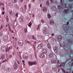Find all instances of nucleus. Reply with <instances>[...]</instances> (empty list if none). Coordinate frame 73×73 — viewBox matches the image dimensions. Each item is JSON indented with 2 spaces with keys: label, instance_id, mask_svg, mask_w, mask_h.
Instances as JSON below:
<instances>
[{
  "label": "nucleus",
  "instance_id": "51",
  "mask_svg": "<svg viewBox=\"0 0 73 73\" xmlns=\"http://www.w3.org/2000/svg\"><path fill=\"white\" fill-rule=\"evenodd\" d=\"M24 9H23V8H22L21 9V11H22V12H23V11Z\"/></svg>",
  "mask_w": 73,
  "mask_h": 73
},
{
  "label": "nucleus",
  "instance_id": "8",
  "mask_svg": "<svg viewBox=\"0 0 73 73\" xmlns=\"http://www.w3.org/2000/svg\"><path fill=\"white\" fill-rule=\"evenodd\" d=\"M65 63L62 62L61 63V64H60V66H58L57 67V68H59V66H60V67H61L62 66H65Z\"/></svg>",
  "mask_w": 73,
  "mask_h": 73
},
{
  "label": "nucleus",
  "instance_id": "17",
  "mask_svg": "<svg viewBox=\"0 0 73 73\" xmlns=\"http://www.w3.org/2000/svg\"><path fill=\"white\" fill-rule=\"evenodd\" d=\"M49 56L50 58H52L53 56V54L52 52H50L49 54Z\"/></svg>",
  "mask_w": 73,
  "mask_h": 73
},
{
  "label": "nucleus",
  "instance_id": "37",
  "mask_svg": "<svg viewBox=\"0 0 73 73\" xmlns=\"http://www.w3.org/2000/svg\"><path fill=\"white\" fill-rule=\"evenodd\" d=\"M24 32L25 33H27V29H24Z\"/></svg>",
  "mask_w": 73,
  "mask_h": 73
},
{
  "label": "nucleus",
  "instance_id": "53",
  "mask_svg": "<svg viewBox=\"0 0 73 73\" xmlns=\"http://www.w3.org/2000/svg\"><path fill=\"white\" fill-rule=\"evenodd\" d=\"M41 21H42V23H44V20H42H42H41Z\"/></svg>",
  "mask_w": 73,
  "mask_h": 73
},
{
  "label": "nucleus",
  "instance_id": "54",
  "mask_svg": "<svg viewBox=\"0 0 73 73\" xmlns=\"http://www.w3.org/2000/svg\"><path fill=\"white\" fill-rule=\"evenodd\" d=\"M38 28H39V25H38V27L37 29V30H38Z\"/></svg>",
  "mask_w": 73,
  "mask_h": 73
},
{
  "label": "nucleus",
  "instance_id": "22",
  "mask_svg": "<svg viewBox=\"0 0 73 73\" xmlns=\"http://www.w3.org/2000/svg\"><path fill=\"white\" fill-rule=\"evenodd\" d=\"M17 20H15V22H14V26H17Z\"/></svg>",
  "mask_w": 73,
  "mask_h": 73
},
{
  "label": "nucleus",
  "instance_id": "64",
  "mask_svg": "<svg viewBox=\"0 0 73 73\" xmlns=\"http://www.w3.org/2000/svg\"><path fill=\"white\" fill-rule=\"evenodd\" d=\"M34 14H33V16H32V17H34Z\"/></svg>",
  "mask_w": 73,
  "mask_h": 73
},
{
  "label": "nucleus",
  "instance_id": "18",
  "mask_svg": "<svg viewBox=\"0 0 73 73\" xmlns=\"http://www.w3.org/2000/svg\"><path fill=\"white\" fill-rule=\"evenodd\" d=\"M50 8H51L52 10H54V11H56L57 9L56 7L54 6H53L52 7H51Z\"/></svg>",
  "mask_w": 73,
  "mask_h": 73
},
{
  "label": "nucleus",
  "instance_id": "47",
  "mask_svg": "<svg viewBox=\"0 0 73 73\" xmlns=\"http://www.w3.org/2000/svg\"><path fill=\"white\" fill-rule=\"evenodd\" d=\"M60 63V62L59 61V60H58L57 61V64H59V63Z\"/></svg>",
  "mask_w": 73,
  "mask_h": 73
},
{
  "label": "nucleus",
  "instance_id": "14",
  "mask_svg": "<svg viewBox=\"0 0 73 73\" xmlns=\"http://www.w3.org/2000/svg\"><path fill=\"white\" fill-rule=\"evenodd\" d=\"M19 20L20 22H23V16H21L19 19Z\"/></svg>",
  "mask_w": 73,
  "mask_h": 73
},
{
  "label": "nucleus",
  "instance_id": "23",
  "mask_svg": "<svg viewBox=\"0 0 73 73\" xmlns=\"http://www.w3.org/2000/svg\"><path fill=\"white\" fill-rule=\"evenodd\" d=\"M14 7L17 9H19V6L16 4L14 5Z\"/></svg>",
  "mask_w": 73,
  "mask_h": 73
},
{
  "label": "nucleus",
  "instance_id": "29",
  "mask_svg": "<svg viewBox=\"0 0 73 73\" xmlns=\"http://www.w3.org/2000/svg\"><path fill=\"white\" fill-rule=\"evenodd\" d=\"M17 0H12V1L13 3H16L17 2Z\"/></svg>",
  "mask_w": 73,
  "mask_h": 73
},
{
  "label": "nucleus",
  "instance_id": "9",
  "mask_svg": "<svg viewBox=\"0 0 73 73\" xmlns=\"http://www.w3.org/2000/svg\"><path fill=\"white\" fill-rule=\"evenodd\" d=\"M62 38L61 35H58V39L59 41H61L62 40Z\"/></svg>",
  "mask_w": 73,
  "mask_h": 73
},
{
  "label": "nucleus",
  "instance_id": "45",
  "mask_svg": "<svg viewBox=\"0 0 73 73\" xmlns=\"http://www.w3.org/2000/svg\"><path fill=\"white\" fill-rule=\"evenodd\" d=\"M26 42H27V43H28V44H31V42L30 41H26Z\"/></svg>",
  "mask_w": 73,
  "mask_h": 73
},
{
  "label": "nucleus",
  "instance_id": "15",
  "mask_svg": "<svg viewBox=\"0 0 73 73\" xmlns=\"http://www.w3.org/2000/svg\"><path fill=\"white\" fill-rule=\"evenodd\" d=\"M42 51L43 53H45H45H46V52L47 50H46L44 48H43L42 49Z\"/></svg>",
  "mask_w": 73,
  "mask_h": 73
},
{
  "label": "nucleus",
  "instance_id": "62",
  "mask_svg": "<svg viewBox=\"0 0 73 73\" xmlns=\"http://www.w3.org/2000/svg\"><path fill=\"white\" fill-rule=\"evenodd\" d=\"M5 61H6V60H3V62H5Z\"/></svg>",
  "mask_w": 73,
  "mask_h": 73
},
{
  "label": "nucleus",
  "instance_id": "33",
  "mask_svg": "<svg viewBox=\"0 0 73 73\" xmlns=\"http://www.w3.org/2000/svg\"><path fill=\"white\" fill-rule=\"evenodd\" d=\"M46 4L47 6H48L49 5V1H48L46 2Z\"/></svg>",
  "mask_w": 73,
  "mask_h": 73
},
{
  "label": "nucleus",
  "instance_id": "13",
  "mask_svg": "<svg viewBox=\"0 0 73 73\" xmlns=\"http://www.w3.org/2000/svg\"><path fill=\"white\" fill-rule=\"evenodd\" d=\"M69 65L71 66H73V60H72L69 63Z\"/></svg>",
  "mask_w": 73,
  "mask_h": 73
},
{
  "label": "nucleus",
  "instance_id": "49",
  "mask_svg": "<svg viewBox=\"0 0 73 73\" xmlns=\"http://www.w3.org/2000/svg\"><path fill=\"white\" fill-rule=\"evenodd\" d=\"M29 8H30V9H31V4H29Z\"/></svg>",
  "mask_w": 73,
  "mask_h": 73
},
{
  "label": "nucleus",
  "instance_id": "50",
  "mask_svg": "<svg viewBox=\"0 0 73 73\" xmlns=\"http://www.w3.org/2000/svg\"><path fill=\"white\" fill-rule=\"evenodd\" d=\"M2 14L4 15L5 14V12H4V11H3L2 13Z\"/></svg>",
  "mask_w": 73,
  "mask_h": 73
},
{
  "label": "nucleus",
  "instance_id": "60",
  "mask_svg": "<svg viewBox=\"0 0 73 73\" xmlns=\"http://www.w3.org/2000/svg\"><path fill=\"white\" fill-rule=\"evenodd\" d=\"M11 32L12 33H14V31H11Z\"/></svg>",
  "mask_w": 73,
  "mask_h": 73
},
{
  "label": "nucleus",
  "instance_id": "52",
  "mask_svg": "<svg viewBox=\"0 0 73 73\" xmlns=\"http://www.w3.org/2000/svg\"><path fill=\"white\" fill-rule=\"evenodd\" d=\"M54 33H52L51 35V36H54Z\"/></svg>",
  "mask_w": 73,
  "mask_h": 73
},
{
  "label": "nucleus",
  "instance_id": "21",
  "mask_svg": "<svg viewBox=\"0 0 73 73\" xmlns=\"http://www.w3.org/2000/svg\"><path fill=\"white\" fill-rule=\"evenodd\" d=\"M47 10V8L46 7H44L43 8L42 11H44V12H45V11H46Z\"/></svg>",
  "mask_w": 73,
  "mask_h": 73
},
{
  "label": "nucleus",
  "instance_id": "48",
  "mask_svg": "<svg viewBox=\"0 0 73 73\" xmlns=\"http://www.w3.org/2000/svg\"><path fill=\"white\" fill-rule=\"evenodd\" d=\"M18 13H17L16 14V16L17 17H18Z\"/></svg>",
  "mask_w": 73,
  "mask_h": 73
},
{
  "label": "nucleus",
  "instance_id": "16",
  "mask_svg": "<svg viewBox=\"0 0 73 73\" xmlns=\"http://www.w3.org/2000/svg\"><path fill=\"white\" fill-rule=\"evenodd\" d=\"M44 54L42 53L40 55L39 57L40 58H44Z\"/></svg>",
  "mask_w": 73,
  "mask_h": 73
},
{
  "label": "nucleus",
  "instance_id": "7",
  "mask_svg": "<svg viewBox=\"0 0 73 73\" xmlns=\"http://www.w3.org/2000/svg\"><path fill=\"white\" fill-rule=\"evenodd\" d=\"M17 64L16 62H15L14 65V69L16 70L17 69Z\"/></svg>",
  "mask_w": 73,
  "mask_h": 73
},
{
  "label": "nucleus",
  "instance_id": "11",
  "mask_svg": "<svg viewBox=\"0 0 73 73\" xmlns=\"http://www.w3.org/2000/svg\"><path fill=\"white\" fill-rule=\"evenodd\" d=\"M64 13L65 14H66V13H68V12L69 11V10L68 9H65L64 10Z\"/></svg>",
  "mask_w": 73,
  "mask_h": 73
},
{
  "label": "nucleus",
  "instance_id": "58",
  "mask_svg": "<svg viewBox=\"0 0 73 73\" xmlns=\"http://www.w3.org/2000/svg\"><path fill=\"white\" fill-rule=\"evenodd\" d=\"M2 68H3V69H4L5 68V67H3V66H2Z\"/></svg>",
  "mask_w": 73,
  "mask_h": 73
},
{
  "label": "nucleus",
  "instance_id": "57",
  "mask_svg": "<svg viewBox=\"0 0 73 73\" xmlns=\"http://www.w3.org/2000/svg\"><path fill=\"white\" fill-rule=\"evenodd\" d=\"M10 48L12 50V46H11Z\"/></svg>",
  "mask_w": 73,
  "mask_h": 73
},
{
  "label": "nucleus",
  "instance_id": "10",
  "mask_svg": "<svg viewBox=\"0 0 73 73\" xmlns=\"http://www.w3.org/2000/svg\"><path fill=\"white\" fill-rule=\"evenodd\" d=\"M28 55L27 54H24L23 55V58L24 59H27V58H28Z\"/></svg>",
  "mask_w": 73,
  "mask_h": 73
},
{
  "label": "nucleus",
  "instance_id": "19",
  "mask_svg": "<svg viewBox=\"0 0 73 73\" xmlns=\"http://www.w3.org/2000/svg\"><path fill=\"white\" fill-rule=\"evenodd\" d=\"M67 42H68V43H70V44H73V42L70 40H67Z\"/></svg>",
  "mask_w": 73,
  "mask_h": 73
},
{
  "label": "nucleus",
  "instance_id": "30",
  "mask_svg": "<svg viewBox=\"0 0 73 73\" xmlns=\"http://www.w3.org/2000/svg\"><path fill=\"white\" fill-rule=\"evenodd\" d=\"M6 19L7 20V22L8 23L9 21V18H8V16L6 17Z\"/></svg>",
  "mask_w": 73,
  "mask_h": 73
},
{
  "label": "nucleus",
  "instance_id": "61",
  "mask_svg": "<svg viewBox=\"0 0 73 73\" xmlns=\"http://www.w3.org/2000/svg\"><path fill=\"white\" fill-rule=\"evenodd\" d=\"M10 47H9L8 48V50H9V49H10Z\"/></svg>",
  "mask_w": 73,
  "mask_h": 73
},
{
  "label": "nucleus",
  "instance_id": "46",
  "mask_svg": "<svg viewBox=\"0 0 73 73\" xmlns=\"http://www.w3.org/2000/svg\"><path fill=\"white\" fill-rule=\"evenodd\" d=\"M63 72H64V73H69V72H65V70H63Z\"/></svg>",
  "mask_w": 73,
  "mask_h": 73
},
{
  "label": "nucleus",
  "instance_id": "6",
  "mask_svg": "<svg viewBox=\"0 0 73 73\" xmlns=\"http://www.w3.org/2000/svg\"><path fill=\"white\" fill-rule=\"evenodd\" d=\"M53 49L55 53H57V51H58V48L57 47V46L54 47L53 48Z\"/></svg>",
  "mask_w": 73,
  "mask_h": 73
},
{
  "label": "nucleus",
  "instance_id": "44",
  "mask_svg": "<svg viewBox=\"0 0 73 73\" xmlns=\"http://www.w3.org/2000/svg\"><path fill=\"white\" fill-rule=\"evenodd\" d=\"M3 35V32H0V36H2Z\"/></svg>",
  "mask_w": 73,
  "mask_h": 73
},
{
  "label": "nucleus",
  "instance_id": "63",
  "mask_svg": "<svg viewBox=\"0 0 73 73\" xmlns=\"http://www.w3.org/2000/svg\"><path fill=\"white\" fill-rule=\"evenodd\" d=\"M11 57H12V55H10L9 58H11Z\"/></svg>",
  "mask_w": 73,
  "mask_h": 73
},
{
  "label": "nucleus",
  "instance_id": "36",
  "mask_svg": "<svg viewBox=\"0 0 73 73\" xmlns=\"http://www.w3.org/2000/svg\"><path fill=\"white\" fill-rule=\"evenodd\" d=\"M48 17L49 19H50V18H51V15H50V14H49L48 15Z\"/></svg>",
  "mask_w": 73,
  "mask_h": 73
},
{
  "label": "nucleus",
  "instance_id": "42",
  "mask_svg": "<svg viewBox=\"0 0 73 73\" xmlns=\"http://www.w3.org/2000/svg\"><path fill=\"white\" fill-rule=\"evenodd\" d=\"M68 6L70 8H72V5H70V4L68 5Z\"/></svg>",
  "mask_w": 73,
  "mask_h": 73
},
{
  "label": "nucleus",
  "instance_id": "56",
  "mask_svg": "<svg viewBox=\"0 0 73 73\" xmlns=\"http://www.w3.org/2000/svg\"><path fill=\"white\" fill-rule=\"evenodd\" d=\"M54 0H50V1L51 2H54Z\"/></svg>",
  "mask_w": 73,
  "mask_h": 73
},
{
  "label": "nucleus",
  "instance_id": "2",
  "mask_svg": "<svg viewBox=\"0 0 73 73\" xmlns=\"http://www.w3.org/2000/svg\"><path fill=\"white\" fill-rule=\"evenodd\" d=\"M28 63L29 66H32V65H33L37 64V62H28Z\"/></svg>",
  "mask_w": 73,
  "mask_h": 73
},
{
  "label": "nucleus",
  "instance_id": "41",
  "mask_svg": "<svg viewBox=\"0 0 73 73\" xmlns=\"http://www.w3.org/2000/svg\"><path fill=\"white\" fill-rule=\"evenodd\" d=\"M28 38L29 39H31L32 38V37L31 36H29Z\"/></svg>",
  "mask_w": 73,
  "mask_h": 73
},
{
  "label": "nucleus",
  "instance_id": "28",
  "mask_svg": "<svg viewBox=\"0 0 73 73\" xmlns=\"http://www.w3.org/2000/svg\"><path fill=\"white\" fill-rule=\"evenodd\" d=\"M9 13H10V15H11L12 13V11L11 10H9Z\"/></svg>",
  "mask_w": 73,
  "mask_h": 73
},
{
  "label": "nucleus",
  "instance_id": "20",
  "mask_svg": "<svg viewBox=\"0 0 73 73\" xmlns=\"http://www.w3.org/2000/svg\"><path fill=\"white\" fill-rule=\"evenodd\" d=\"M50 23L51 25H53L54 24V21L52 20H51L50 21Z\"/></svg>",
  "mask_w": 73,
  "mask_h": 73
},
{
  "label": "nucleus",
  "instance_id": "32",
  "mask_svg": "<svg viewBox=\"0 0 73 73\" xmlns=\"http://www.w3.org/2000/svg\"><path fill=\"white\" fill-rule=\"evenodd\" d=\"M32 39H33V40H36V39L35 38V37L34 36V35H33L32 36Z\"/></svg>",
  "mask_w": 73,
  "mask_h": 73
},
{
  "label": "nucleus",
  "instance_id": "39",
  "mask_svg": "<svg viewBox=\"0 0 73 73\" xmlns=\"http://www.w3.org/2000/svg\"><path fill=\"white\" fill-rule=\"evenodd\" d=\"M47 46L48 48H49V49H50V44H47Z\"/></svg>",
  "mask_w": 73,
  "mask_h": 73
},
{
  "label": "nucleus",
  "instance_id": "1",
  "mask_svg": "<svg viewBox=\"0 0 73 73\" xmlns=\"http://www.w3.org/2000/svg\"><path fill=\"white\" fill-rule=\"evenodd\" d=\"M69 22H67V25L66 24H64L63 25V27L64 28V29L66 31H68L69 30V27L68 26H67V25L69 24Z\"/></svg>",
  "mask_w": 73,
  "mask_h": 73
},
{
  "label": "nucleus",
  "instance_id": "5",
  "mask_svg": "<svg viewBox=\"0 0 73 73\" xmlns=\"http://www.w3.org/2000/svg\"><path fill=\"white\" fill-rule=\"evenodd\" d=\"M18 43L19 45L22 46L23 45V40H19L18 41Z\"/></svg>",
  "mask_w": 73,
  "mask_h": 73
},
{
  "label": "nucleus",
  "instance_id": "24",
  "mask_svg": "<svg viewBox=\"0 0 73 73\" xmlns=\"http://www.w3.org/2000/svg\"><path fill=\"white\" fill-rule=\"evenodd\" d=\"M57 8L58 9H61L62 8V6L61 5H58L57 6Z\"/></svg>",
  "mask_w": 73,
  "mask_h": 73
},
{
  "label": "nucleus",
  "instance_id": "3",
  "mask_svg": "<svg viewBox=\"0 0 73 73\" xmlns=\"http://www.w3.org/2000/svg\"><path fill=\"white\" fill-rule=\"evenodd\" d=\"M1 49L3 52H5V51L7 52V48H6V47L4 46H1Z\"/></svg>",
  "mask_w": 73,
  "mask_h": 73
},
{
  "label": "nucleus",
  "instance_id": "31",
  "mask_svg": "<svg viewBox=\"0 0 73 73\" xmlns=\"http://www.w3.org/2000/svg\"><path fill=\"white\" fill-rule=\"evenodd\" d=\"M43 33H45L46 32V28H44L43 29Z\"/></svg>",
  "mask_w": 73,
  "mask_h": 73
},
{
  "label": "nucleus",
  "instance_id": "55",
  "mask_svg": "<svg viewBox=\"0 0 73 73\" xmlns=\"http://www.w3.org/2000/svg\"><path fill=\"white\" fill-rule=\"evenodd\" d=\"M2 28H3V26H2V25H1V26L0 28V29H2Z\"/></svg>",
  "mask_w": 73,
  "mask_h": 73
},
{
  "label": "nucleus",
  "instance_id": "35",
  "mask_svg": "<svg viewBox=\"0 0 73 73\" xmlns=\"http://www.w3.org/2000/svg\"><path fill=\"white\" fill-rule=\"evenodd\" d=\"M8 36H5L3 37V39H8Z\"/></svg>",
  "mask_w": 73,
  "mask_h": 73
},
{
  "label": "nucleus",
  "instance_id": "4",
  "mask_svg": "<svg viewBox=\"0 0 73 73\" xmlns=\"http://www.w3.org/2000/svg\"><path fill=\"white\" fill-rule=\"evenodd\" d=\"M43 46V44H38V46L37 47V48L38 49H41L42 48Z\"/></svg>",
  "mask_w": 73,
  "mask_h": 73
},
{
  "label": "nucleus",
  "instance_id": "12",
  "mask_svg": "<svg viewBox=\"0 0 73 73\" xmlns=\"http://www.w3.org/2000/svg\"><path fill=\"white\" fill-rule=\"evenodd\" d=\"M51 62L52 64H56V60L53 59H51Z\"/></svg>",
  "mask_w": 73,
  "mask_h": 73
},
{
  "label": "nucleus",
  "instance_id": "43",
  "mask_svg": "<svg viewBox=\"0 0 73 73\" xmlns=\"http://www.w3.org/2000/svg\"><path fill=\"white\" fill-rule=\"evenodd\" d=\"M30 59H31V60H32V59H33L32 55H30Z\"/></svg>",
  "mask_w": 73,
  "mask_h": 73
},
{
  "label": "nucleus",
  "instance_id": "40",
  "mask_svg": "<svg viewBox=\"0 0 73 73\" xmlns=\"http://www.w3.org/2000/svg\"><path fill=\"white\" fill-rule=\"evenodd\" d=\"M64 5H65V8H68V5H66L65 3Z\"/></svg>",
  "mask_w": 73,
  "mask_h": 73
},
{
  "label": "nucleus",
  "instance_id": "34",
  "mask_svg": "<svg viewBox=\"0 0 73 73\" xmlns=\"http://www.w3.org/2000/svg\"><path fill=\"white\" fill-rule=\"evenodd\" d=\"M28 26L29 27H31V26H32V23H31V22H30L29 23Z\"/></svg>",
  "mask_w": 73,
  "mask_h": 73
},
{
  "label": "nucleus",
  "instance_id": "59",
  "mask_svg": "<svg viewBox=\"0 0 73 73\" xmlns=\"http://www.w3.org/2000/svg\"><path fill=\"white\" fill-rule=\"evenodd\" d=\"M11 5V3H9L8 4V6H10Z\"/></svg>",
  "mask_w": 73,
  "mask_h": 73
},
{
  "label": "nucleus",
  "instance_id": "38",
  "mask_svg": "<svg viewBox=\"0 0 73 73\" xmlns=\"http://www.w3.org/2000/svg\"><path fill=\"white\" fill-rule=\"evenodd\" d=\"M3 40L5 42H7L8 41V39H3Z\"/></svg>",
  "mask_w": 73,
  "mask_h": 73
},
{
  "label": "nucleus",
  "instance_id": "27",
  "mask_svg": "<svg viewBox=\"0 0 73 73\" xmlns=\"http://www.w3.org/2000/svg\"><path fill=\"white\" fill-rule=\"evenodd\" d=\"M7 72H11V69L10 68H8V69L7 70Z\"/></svg>",
  "mask_w": 73,
  "mask_h": 73
},
{
  "label": "nucleus",
  "instance_id": "26",
  "mask_svg": "<svg viewBox=\"0 0 73 73\" xmlns=\"http://www.w3.org/2000/svg\"><path fill=\"white\" fill-rule=\"evenodd\" d=\"M4 58H5V55H2L1 56V59H2V60H3V59H4Z\"/></svg>",
  "mask_w": 73,
  "mask_h": 73
},
{
  "label": "nucleus",
  "instance_id": "25",
  "mask_svg": "<svg viewBox=\"0 0 73 73\" xmlns=\"http://www.w3.org/2000/svg\"><path fill=\"white\" fill-rule=\"evenodd\" d=\"M27 5H25V7H24V9H24V10L22 11L23 12H24V11H26V10H27Z\"/></svg>",
  "mask_w": 73,
  "mask_h": 73
}]
</instances>
